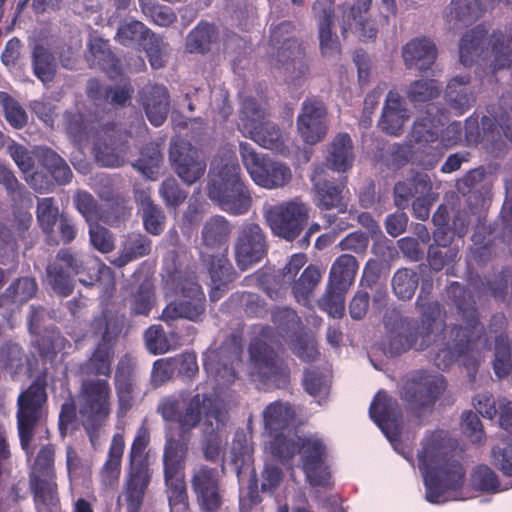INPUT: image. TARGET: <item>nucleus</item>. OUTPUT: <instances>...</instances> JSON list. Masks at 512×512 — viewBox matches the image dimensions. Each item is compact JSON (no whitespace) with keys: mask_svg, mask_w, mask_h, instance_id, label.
<instances>
[{"mask_svg":"<svg viewBox=\"0 0 512 512\" xmlns=\"http://www.w3.org/2000/svg\"><path fill=\"white\" fill-rule=\"evenodd\" d=\"M157 413L164 421L177 423L165 428V444L162 455L164 482L170 512H186L189 509L185 481V467L192 438V430L202 418L213 426L210 439L203 448L204 457L215 461L220 453L217 434L227 424L229 413L216 397L207 393H196L187 398L174 395L164 397L157 406Z\"/></svg>","mask_w":512,"mask_h":512,"instance_id":"1","label":"nucleus"},{"mask_svg":"<svg viewBox=\"0 0 512 512\" xmlns=\"http://www.w3.org/2000/svg\"><path fill=\"white\" fill-rule=\"evenodd\" d=\"M470 76H456L449 81L445 90V100L457 115L464 114L475 102L469 88Z\"/></svg>","mask_w":512,"mask_h":512,"instance_id":"44","label":"nucleus"},{"mask_svg":"<svg viewBox=\"0 0 512 512\" xmlns=\"http://www.w3.org/2000/svg\"><path fill=\"white\" fill-rule=\"evenodd\" d=\"M136 201L141 209L144 229L151 235H160L165 229L167 219L163 209L144 190L137 193Z\"/></svg>","mask_w":512,"mask_h":512,"instance_id":"45","label":"nucleus"},{"mask_svg":"<svg viewBox=\"0 0 512 512\" xmlns=\"http://www.w3.org/2000/svg\"><path fill=\"white\" fill-rule=\"evenodd\" d=\"M407 109L397 91L390 90L386 96L382 115L379 120L380 129L391 136H399L408 120Z\"/></svg>","mask_w":512,"mask_h":512,"instance_id":"34","label":"nucleus"},{"mask_svg":"<svg viewBox=\"0 0 512 512\" xmlns=\"http://www.w3.org/2000/svg\"><path fill=\"white\" fill-rule=\"evenodd\" d=\"M151 245L152 242L146 235L131 233L127 236L120 255L113 259L111 264L122 268L131 261L149 255Z\"/></svg>","mask_w":512,"mask_h":512,"instance_id":"52","label":"nucleus"},{"mask_svg":"<svg viewBox=\"0 0 512 512\" xmlns=\"http://www.w3.org/2000/svg\"><path fill=\"white\" fill-rule=\"evenodd\" d=\"M312 13L317 22L321 54L326 58H339L341 45L338 36L333 33L335 20L334 0H316Z\"/></svg>","mask_w":512,"mask_h":512,"instance_id":"24","label":"nucleus"},{"mask_svg":"<svg viewBox=\"0 0 512 512\" xmlns=\"http://www.w3.org/2000/svg\"><path fill=\"white\" fill-rule=\"evenodd\" d=\"M207 196L222 211L232 216L244 215L251 209L253 198L234 154L222 159L211 171Z\"/></svg>","mask_w":512,"mask_h":512,"instance_id":"4","label":"nucleus"},{"mask_svg":"<svg viewBox=\"0 0 512 512\" xmlns=\"http://www.w3.org/2000/svg\"><path fill=\"white\" fill-rule=\"evenodd\" d=\"M222 310L226 312L243 310L249 318H263L268 313L266 302L258 294L248 291L232 293L222 304Z\"/></svg>","mask_w":512,"mask_h":512,"instance_id":"38","label":"nucleus"},{"mask_svg":"<svg viewBox=\"0 0 512 512\" xmlns=\"http://www.w3.org/2000/svg\"><path fill=\"white\" fill-rule=\"evenodd\" d=\"M372 0H357L353 5L344 8L341 22V35L346 38L350 30L361 32L366 39H374L378 30L373 21L368 17V11Z\"/></svg>","mask_w":512,"mask_h":512,"instance_id":"29","label":"nucleus"},{"mask_svg":"<svg viewBox=\"0 0 512 512\" xmlns=\"http://www.w3.org/2000/svg\"><path fill=\"white\" fill-rule=\"evenodd\" d=\"M57 479H30L36 512H53L60 505Z\"/></svg>","mask_w":512,"mask_h":512,"instance_id":"40","label":"nucleus"},{"mask_svg":"<svg viewBox=\"0 0 512 512\" xmlns=\"http://www.w3.org/2000/svg\"><path fill=\"white\" fill-rule=\"evenodd\" d=\"M358 268V262L353 255L342 254L331 265L328 283L339 290L349 289L354 283Z\"/></svg>","mask_w":512,"mask_h":512,"instance_id":"50","label":"nucleus"},{"mask_svg":"<svg viewBox=\"0 0 512 512\" xmlns=\"http://www.w3.org/2000/svg\"><path fill=\"white\" fill-rule=\"evenodd\" d=\"M216 38V27L207 22H200L188 34L186 48L190 53H206Z\"/></svg>","mask_w":512,"mask_h":512,"instance_id":"61","label":"nucleus"},{"mask_svg":"<svg viewBox=\"0 0 512 512\" xmlns=\"http://www.w3.org/2000/svg\"><path fill=\"white\" fill-rule=\"evenodd\" d=\"M95 334H101L91 356L87 359L85 367L88 374L103 376L108 379L112 373V363L115 356L114 347L122 332L123 324L117 318L98 317L93 321Z\"/></svg>","mask_w":512,"mask_h":512,"instance_id":"14","label":"nucleus"},{"mask_svg":"<svg viewBox=\"0 0 512 512\" xmlns=\"http://www.w3.org/2000/svg\"><path fill=\"white\" fill-rule=\"evenodd\" d=\"M322 270L319 266L309 264L292 285V294L295 300L307 306L322 279Z\"/></svg>","mask_w":512,"mask_h":512,"instance_id":"51","label":"nucleus"},{"mask_svg":"<svg viewBox=\"0 0 512 512\" xmlns=\"http://www.w3.org/2000/svg\"><path fill=\"white\" fill-rule=\"evenodd\" d=\"M105 208L101 209L99 222L111 227H119L131 217L132 206L124 195L106 202Z\"/></svg>","mask_w":512,"mask_h":512,"instance_id":"60","label":"nucleus"},{"mask_svg":"<svg viewBox=\"0 0 512 512\" xmlns=\"http://www.w3.org/2000/svg\"><path fill=\"white\" fill-rule=\"evenodd\" d=\"M36 158L59 185H65L72 179V171L66 161L55 151L48 147H39L35 152Z\"/></svg>","mask_w":512,"mask_h":512,"instance_id":"46","label":"nucleus"},{"mask_svg":"<svg viewBox=\"0 0 512 512\" xmlns=\"http://www.w3.org/2000/svg\"><path fill=\"white\" fill-rule=\"evenodd\" d=\"M418 452V468L423 476L425 498L433 504L448 500L447 492L462 487L465 470L461 463L453 458L451 451L439 431H433L422 441Z\"/></svg>","mask_w":512,"mask_h":512,"instance_id":"3","label":"nucleus"},{"mask_svg":"<svg viewBox=\"0 0 512 512\" xmlns=\"http://www.w3.org/2000/svg\"><path fill=\"white\" fill-rule=\"evenodd\" d=\"M163 155L159 148L153 144L145 145L140 157L133 163V167L149 179H155L159 173Z\"/></svg>","mask_w":512,"mask_h":512,"instance_id":"64","label":"nucleus"},{"mask_svg":"<svg viewBox=\"0 0 512 512\" xmlns=\"http://www.w3.org/2000/svg\"><path fill=\"white\" fill-rule=\"evenodd\" d=\"M485 179V171L483 168L469 170L462 178L456 182L457 191L467 197L468 207L474 212L482 207L485 203L483 193V181Z\"/></svg>","mask_w":512,"mask_h":512,"instance_id":"42","label":"nucleus"},{"mask_svg":"<svg viewBox=\"0 0 512 512\" xmlns=\"http://www.w3.org/2000/svg\"><path fill=\"white\" fill-rule=\"evenodd\" d=\"M492 70L509 69L512 66V33L493 31L489 39Z\"/></svg>","mask_w":512,"mask_h":512,"instance_id":"48","label":"nucleus"},{"mask_svg":"<svg viewBox=\"0 0 512 512\" xmlns=\"http://www.w3.org/2000/svg\"><path fill=\"white\" fill-rule=\"evenodd\" d=\"M295 25L291 21L278 24L270 35V63L274 67L294 64L303 55V49L294 36Z\"/></svg>","mask_w":512,"mask_h":512,"instance_id":"22","label":"nucleus"},{"mask_svg":"<svg viewBox=\"0 0 512 512\" xmlns=\"http://www.w3.org/2000/svg\"><path fill=\"white\" fill-rule=\"evenodd\" d=\"M353 142L348 133L337 134L328 148L327 166L333 171L346 172L354 163Z\"/></svg>","mask_w":512,"mask_h":512,"instance_id":"37","label":"nucleus"},{"mask_svg":"<svg viewBox=\"0 0 512 512\" xmlns=\"http://www.w3.org/2000/svg\"><path fill=\"white\" fill-rule=\"evenodd\" d=\"M55 445L48 443L40 447L29 472L30 479H57L55 468Z\"/></svg>","mask_w":512,"mask_h":512,"instance_id":"58","label":"nucleus"},{"mask_svg":"<svg viewBox=\"0 0 512 512\" xmlns=\"http://www.w3.org/2000/svg\"><path fill=\"white\" fill-rule=\"evenodd\" d=\"M448 300L455 306L457 315L465 324H454L449 331V339L446 340L445 331L436 337L437 351L432 356L433 364L440 370H446L460 357L467 355L479 338L482 330L480 313L476 306L473 294L459 282H452L447 287Z\"/></svg>","mask_w":512,"mask_h":512,"instance_id":"2","label":"nucleus"},{"mask_svg":"<svg viewBox=\"0 0 512 512\" xmlns=\"http://www.w3.org/2000/svg\"><path fill=\"white\" fill-rule=\"evenodd\" d=\"M239 151L242 163L256 185L265 189H277L291 181V169L286 164L258 154L247 142H240Z\"/></svg>","mask_w":512,"mask_h":512,"instance_id":"13","label":"nucleus"},{"mask_svg":"<svg viewBox=\"0 0 512 512\" xmlns=\"http://www.w3.org/2000/svg\"><path fill=\"white\" fill-rule=\"evenodd\" d=\"M440 109L431 104L427 107L425 113L421 114L414 122L409 134V142L421 146L422 153L425 155L422 163L426 168L427 161L431 158L434 150L430 146H435L439 139L440 127L444 125L441 118L444 114L433 116L434 112Z\"/></svg>","mask_w":512,"mask_h":512,"instance_id":"23","label":"nucleus"},{"mask_svg":"<svg viewBox=\"0 0 512 512\" xmlns=\"http://www.w3.org/2000/svg\"><path fill=\"white\" fill-rule=\"evenodd\" d=\"M264 218L274 235L293 241L307 225L309 209L305 203L294 199L265 209Z\"/></svg>","mask_w":512,"mask_h":512,"instance_id":"16","label":"nucleus"},{"mask_svg":"<svg viewBox=\"0 0 512 512\" xmlns=\"http://www.w3.org/2000/svg\"><path fill=\"white\" fill-rule=\"evenodd\" d=\"M311 181L313 183V201L316 207L320 210L337 209L340 213L347 211V203L343 195L345 182L320 178L316 172Z\"/></svg>","mask_w":512,"mask_h":512,"instance_id":"28","label":"nucleus"},{"mask_svg":"<svg viewBox=\"0 0 512 512\" xmlns=\"http://www.w3.org/2000/svg\"><path fill=\"white\" fill-rule=\"evenodd\" d=\"M402 58L407 69L425 72L435 63L437 48L432 40L416 37L403 46Z\"/></svg>","mask_w":512,"mask_h":512,"instance_id":"30","label":"nucleus"},{"mask_svg":"<svg viewBox=\"0 0 512 512\" xmlns=\"http://www.w3.org/2000/svg\"><path fill=\"white\" fill-rule=\"evenodd\" d=\"M86 58L91 67H97L103 71L114 70L118 62L108 42L100 37L90 39Z\"/></svg>","mask_w":512,"mask_h":512,"instance_id":"57","label":"nucleus"},{"mask_svg":"<svg viewBox=\"0 0 512 512\" xmlns=\"http://www.w3.org/2000/svg\"><path fill=\"white\" fill-rule=\"evenodd\" d=\"M238 129L259 146L284 153L285 139L280 127L266 119L264 111L252 97L243 99L239 112Z\"/></svg>","mask_w":512,"mask_h":512,"instance_id":"8","label":"nucleus"},{"mask_svg":"<svg viewBox=\"0 0 512 512\" xmlns=\"http://www.w3.org/2000/svg\"><path fill=\"white\" fill-rule=\"evenodd\" d=\"M47 385L46 375H38L17 397V432L21 449L27 456L34 452L32 442L36 428L48 415Z\"/></svg>","mask_w":512,"mask_h":512,"instance_id":"6","label":"nucleus"},{"mask_svg":"<svg viewBox=\"0 0 512 512\" xmlns=\"http://www.w3.org/2000/svg\"><path fill=\"white\" fill-rule=\"evenodd\" d=\"M46 274L53 291L62 297H67L73 292V276H78L79 282L86 286L93 285L99 278L90 273L88 265L70 248L58 251L53 263L47 266Z\"/></svg>","mask_w":512,"mask_h":512,"instance_id":"9","label":"nucleus"},{"mask_svg":"<svg viewBox=\"0 0 512 512\" xmlns=\"http://www.w3.org/2000/svg\"><path fill=\"white\" fill-rule=\"evenodd\" d=\"M138 95L149 122L155 127L161 126L169 113L168 89L162 84H148L139 91Z\"/></svg>","mask_w":512,"mask_h":512,"instance_id":"27","label":"nucleus"},{"mask_svg":"<svg viewBox=\"0 0 512 512\" xmlns=\"http://www.w3.org/2000/svg\"><path fill=\"white\" fill-rule=\"evenodd\" d=\"M151 476L150 470L141 467L128 469L122 491L127 512L141 511Z\"/></svg>","mask_w":512,"mask_h":512,"instance_id":"31","label":"nucleus"},{"mask_svg":"<svg viewBox=\"0 0 512 512\" xmlns=\"http://www.w3.org/2000/svg\"><path fill=\"white\" fill-rule=\"evenodd\" d=\"M154 33L142 22L131 20L120 24L115 40L126 47L138 45L142 47Z\"/></svg>","mask_w":512,"mask_h":512,"instance_id":"59","label":"nucleus"},{"mask_svg":"<svg viewBox=\"0 0 512 512\" xmlns=\"http://www.w3.org/2000/svg\"><path fill=\"white\" fill-rule=\"evenodd\" d=\"M274 334L271 326H262L257 337L249 344L248 352L252 375L262 383H277L288 377V368L279 358L277 352L266 343Z\"/></svg>","mask_w":512,"mask_h":512,"instance_id":"12","label":"nucleus"},{"mask_svg":"<svg viewBox=\"0 0 512 512\" xmlns=\"http://www.w3.org/2000/svg\"><path fill=\"white\" fill-rule=\"evenodd\" d=\"M129 293L123 298V304L132 317L149 316L156 305V293L153 284L143 281L138 286L129 285Z\"/></svg>","mask_w":512,"mask_h":512,"instance_id":"36","label":"nucleus"},{"mask_svg":"<svg viewBox=\"0 0 512 512\" xmlns=\"http://www.w3.org/2000/svg\"><path fill=\"white\" fill-rule=\"evenodd\" d=\"M432 290V279L423 280L415 304L422 323H430L436 329L444 330L446 326V311L439 301L433 300Z\"/></svg>","mask_w":512,"mask_h":512,"instance_id":"35","label":"nucleus"},{"mask_svg":"<svg viewBox=\"0 0 512 512\" xmlns=\"http://www.w3.org/2000/svg\"><path fill=\"white\" fill-rule=\"evenodd\" d=\"M296 418L293 406L288 402L274 401L263 411V421L270 433L278 432L289 427Z\"/></svg>","mask_w":512,"mask_h":512,"instance_id":"49","label":"nucleus"},{"mask_svg":"<svg viewBox=\"0 0 512 512\" xmlns=\"http://www.w3.org/2000/svg\"><path fill=\"white\" fill-rule=\"evenodd\" d=\"M369 416L390 442L400 437L402 410L397 399L386 391L379 390L375 394L370 403Z\"/></svg>","mask_w":512,"mask_h":512,"instance_id":"21","label":"nucleus"},{"mask_svg":"<svg viewBox=\"0 0 512 512\" xmlns=\"http://www.w3.org/2000/svg\"><path fill=\"white\" fill-rule=\"evenodd\" d=\"M249 283H254L259 289L264 291L272 300H279L286 296L292 285L284 278L279 271L270 269H260L254 274L245 278Z\"/></svg>","mask_w":512,"mask_h":512,"instance_id":"43","label":"nucleus"},{"mask_svg":"<svg viewBox=\"0 0 512 512\" xmlns=\"http://www.w3.org/2000/svg\"><path fill=\"white\" fill-rule=\"evenodd\" d=\"M133 92L130 84L102 86L97 80H92L89 82L88 96L115 107H123L130 102Z\"/></svg>","mask_w":512,"mask_h":512,"instance_id":"47","label":"nucleus"},{"mask_svg":"<svg viewBox=\"0 0 512 512\" xmlns=\"http://www.w3.org/2000/svg\"><path fill=\"white\" fill-rule=\"evenodd\" d=\"M301 437L299 435L289 436L282 432L276 433L269 445L272 456L284 466L292 467L294 457L299 453Z\"/></svg>","mask_w":512,"mask_h":512,"instance_id":"54","label":"nucleus"},{"mask_svg":"<svg viewBox=\"0 0 512 512\" xmlns=\"http://www.w3.org/2000/svg\"><path fill=\"white\" fill-rule=\"evenodd\" d=\"M125 449V440L123 433H115L112 437L106 460L100 469V479L104 486L112 487L118 483L122 457Z\"/></svg>","mask_w":512,"mask_h":512,"instance_id":"39","label":"nucleus"},{"mask_svg":"<svg viewBox=\"0 0 512 512\" xmlns=\"http://www.w3.org/2000/svg\"><path fill=\"white\" fill-rule=\"evenodd\" d=\"M267 254V240L263 229L254 222H244L235 241V260L238 268L245 271L259 263Z\"/></svg>","mask_w":512,"mask_h":512,"instance_id":"17","label":"nucleus"},{"mask_svg":"<svg viewBox=\"0 0 512 512\" xmlns=\"http://www.w3.org/2000/svg\"><path fill=\"white\" fill-rule=\"evenodd\" d=\"M38 290L37 282L33 277H20L14 280L5 291L0 294V308L14 311L32 299Z\"/></svg>","mask_w":512,"mask_h":512,"instance_id":"41","label":"nucleus"},{"mask_svg":"<svg viewBox=\"0 0 512 512\" xmlns=\"http://www.w3.org/2000/svg\"><path fill=\"white\" fill-rule=\"evenodd\" d=\"M487 36L483 25H478L465 33L459 43V58L464 66H471L482 53V45Z\"/></svg>","mask_w":512,"mask_h":512,"instance_id":"53","label":"nucleus"},{"mask_svg":"<svg viewBox=\"0 0 512 512\" xmlns=\"http://www.w3.org/2000/svg\"><path fill=\"white\" fill-rule=\"evenodd\" d=\"M499 408V424L509 436L505 439L507 442L505 447L492 449V458L502 474L511 478L512 485V403L504 398L499 402Z\"/></svg>","mask_w":512,"mask_h":512,"instance_id":"33","label":"nucleus"},{"mask_svg":"<svg viewBox=\"0 0 512 512\" xmlns=\"http://www.w3.org/2000/svg\"><path fill=\"white\" fill-rule=\"evenodd\" d=\"M31 58L34 75L43 83L52 82L57 71L54 54L42 44H37L32 50Z\"/></svg>","mask_w":512,"mask_h":512,"instance_id":"55","label":"nucleus"},{"mask_svg":"<svg viewBox=\"0 0 512 512\" xmlns=\"http://www.w3.org/2000/svg\"><path fill=\"white\" fill-rule=\"evenodd\" d=\"M136 363L128 355H124L117 363L114 386L117 397V415L124 417L134 405L135 391L137 388Z\"/></svg>","mask_w":512,"mask_h":512,"instance_id":"25","label":"nucleus"},{"mask_svg":"<svg viewBox=\"0 0 512 512\" xmlns=\"http://www.w3.org/2000/svg\"><path fill=\"white\" fill-rule=\"evenodd\" d=\"M231 232L232 226L229 220L222 215H214L202 227L201 244L214 255L221 252L227 253Z\"/></svg>","mask_w":512,"mask_h":512,"instance_id":"32","label":"nucleus"},{"mask_svg":"<svg viewBox=\"0 0 512 512\" xmlns=\"http://www.w3.org/2000/svg\"><path fill=\"white\" fill-rule=\"evenodd\" d=\"M37 220L42 231L47 236V243L49 245H59L56 237L53 235L54 226L59 221V209L55 205L54 198L46 197L39 199L37 202Z\"/></svg>","mask_w":512,"mask_h":512,"instance_id":"56","label":"nucleus"},{"mask_svg":"<svg viewBox=\"0 0 512 512\" xmlns=\"http://www.w3.org/2000/svg\"><path fill=\"white\" fill-rule=\"evenodd\" d=\"M384 326L387 336L383 343V350L390 356H399L411 349L424 351L436 341V337L443 331L436 329L430 323L403 317L397 311L385 313Z\"/></svg>","mask_w":512,"mask_h":512,"instance_id":"5","label":"nucleus"},{"mask_svg":"<svg viewBox=\"0 0 512 512\" xmlns=\"http://www.w3.org/2000/svg\"><path fill=\"white\" fill-rule=\"evenodd\" d=\"M503 102L509 105V111L505 110L497 114L494 118L489 116H483L481 118L484 140L488 138L489 135L494 134V132H498L497 127L499 126L504 136L512 142V95L503 100Z\"/></svg>","mask_w":512,"mask_h":512,"instance_id":"63","label":"nucleus"},{"mask_svg":"<svg viewBox=\"0 0 512 512\" xmlns=\"http://www.w3.org/2000/svg\"><path fill=\"white\" fill-rule=\"evenodd\" d=\"M167 274V282H171L181 299L165 306L161 320L167 324L178 319L202 322L206 314V296L196 276L193 273L183 275L175 264L173 268H167Z\"/></svg>","mask_w":512,"mask_h":512,"instance_id":"7","label":"nucleus"},{"mask_svg":"<svg viewBox=\"0 0 512 512\" xmlns=\"http://www.w3.org/2000/svg\"><path fill=\"white\" fill-rule=\"evenodd\" d=\"M327 109L318 97H307L297 117V129L302 140L310 145L321 142L327 133Z\"/></svg>","mask_w":512,"mask_h":512,"instance_id":"20","label":"nucleus"},{"mask_svg":"<svg viewBox=\"0 0 512 512\" xmlns=\"http://www.w3.org/2000/svg\"><path fill=\"white\" fill-rule=\"evenodd\" d=\"M111 386L108 379L89 378L80 388V414L85 428H99L111 413Z\"/></svg>","mask_w":512,"mask_h":512,"instance_id":"15","label":"nucleus"},{"mask_svg":"<svg viewBox=\"0 0 512 512\" xmlns=\"http://www.w3.org/2000/svg\"><path fill=\"white\" fill-rule=\"evenodd\" d=\"M191 488L202 512H218L223 505L221 478L217 468L200 465L193 470Z\"/></svg>","mask_w":512,"mask_h":512,"instance_id":"18","label":"nucleus"},{"mask_svg":"<svg viewBox=\"0 0 512 512\" xmlns=\"http://www.w3.org/2000/svg\"><path fill=\"white\" fill-rule=\"evenodd\" d=\"M32 224V216L24 214L16 217L10 227L0 221V262L14 260L17 256L19 243L28 248L29 229Z\"/></svg>","mask_w":512,"mask_h":512,"instance_id":"26","label":"nucleus"},{"mask_svg":"<svg viewBox=\"0 0 512 512\" xmlns=\"http://www.w3.org/2000/svg\"><path fill=\"white\" fill-rule=\"evenodd\" d=\"M463 128L460 122L450 123L441 133V139L435 146H430L434 152L430 153L431 158L427 161L426 169H432L439 162L445 151L461 141Z\"/></svg>","mask_w":512,"mask_h":512,"instance_id":"62","label":"nucleus"},{"mask_svg":"<svg viewBox=\"0 0 512 512\" xmlns=\"http://www.w3.org/2000/svg\"><path fill=\"white\" fill-rule=\"evenodd\" d=\"M169 160L174 172L187 185L197 182L207 168L206 160L201 157L199 150L183 139L170 145Z\"/></svg>","mask_w":512,"mask_h":512,"instance_id":"19","label":"nucleus"},{"mask_svg":"<svg viewBox=\"0 0 512 512\" xmlns=\"http://www.w3.org/2000/svg\"><path fill=\"white\" fill-rule=\"evenodd\" d=\"M300 466L306 482L311 487L332 489L334 480L328 460V448L324 439L317 434L303 435L300 438Z\"/></svg>","mask_w":512,"mask_h":512,"instance_id":"11","label":"nucleus"},{"mask_svg":"<svg viewBox=\"0 0 512 512\" xmlns=\"http://www.w3.org/2000/svg\"><path fill=\"white\" fill-rule=\"evenodd\" d=\"M446 388L447 381L442 374L420 370L405 380L400 397L408 410L420 416L434 408Z\"/></svg>","mask_w":512,"mask_h":512,"instance_id":"10","label":"nucleus"}]
</instances>
